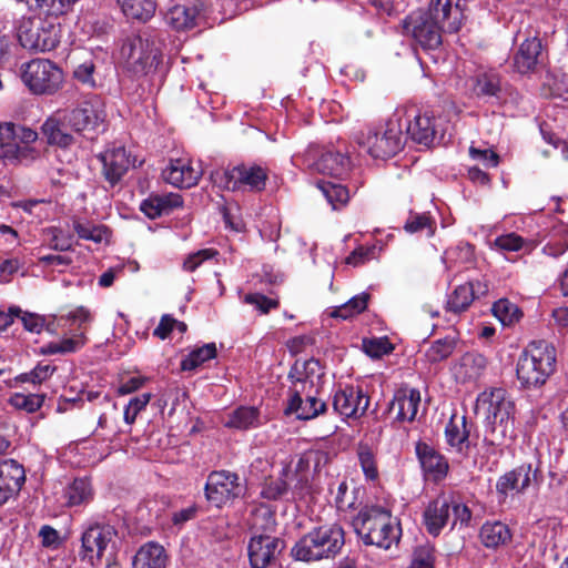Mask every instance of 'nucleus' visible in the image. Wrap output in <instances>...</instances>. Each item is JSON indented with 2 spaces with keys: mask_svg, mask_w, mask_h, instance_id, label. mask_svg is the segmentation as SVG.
<instances>
[{
  "mask_svg": "<svg viewBox=\"0 0 568 568\" xmlns=\"http://www.w3.org/2000/svg\"><path fill=\"white\" fill-rule=\"evenodd\" d=\"M460 30L458 9H452L448 0H427V8H419L402 21L403 34L413 38L422 48L437 49L443 32Z\"/></svg>",
  "mask_w": 568,
  "mask_h": 568,
  "instance_id": "1",
  "label": "nucleus"
},
{
  "mask_svg": "<svg viewBox=\"0 0 568 568\" xmlns=\"http://www.w3.org/2000/svg\"><path fill=\"white\" fill-rule=\"evenodd\" d=\"M353 527L365 545L388 550L397 545L402 529L399 523L389 510L379 507H365L353 519Z\"/></svg>",
  "mask_w": 568,
  "mask_h": 568,
  "instance_id": "2",
  "label": "nucleus"
},
{
  "mask_svg": "<svg viewBox=\"0 0 568 568\" xmlns=\"http://www.w3.org/2000/svg\"><path fill=\"white\" fill-rule=\"evenodd\" d=\"M477 402L486 407V437L493 446H500L514 434V402L504 388L483 392Z\"/></svg>",
  "mask_w": 568,
  "mask_h": 568,
  "instance_id": "3",
  "label": "nucleus"
},
{
  "mask_svg": "<svg viewBox=\"0 0 568 568\" xmlns=\"http://www.w3.org/2000/svg\"><path fill=\"white\" fill-rule=\"evenodd\" d=\"M344 544L345 532L341 525H324L301 537L291 549V556L306 562L333 558L339 554Z\"/></svg>",
  "mask_w": 568,
  "mask_h": 568,
  "instance_id": "4",
  "label": "nucleus"
},
{
  "mask_svg": "<svg viewBox=\"0 0 568 568\" xmlns=\"http://www.w3.org/2000/svg\"><path fill=\"white\" fill-rule=\"evenodd\" d=\"M556 348L546 341L531 342L517 362V378L524 387H540L556 367Z\"/></svg>",
  "mask_w": 568,
  "mask_h": 568,
  "instance_id": "5",
  "label": "nucleus"
},
{
  "mask_svg": "<svg viewBox=\"0 0 568 568\" xmlns=\"http://www.w3.org/2000/svg\"><path fill=\"white\" fill-rule=\"evenodd\" d=\"M402 115L398 110L385 124L367 126L356 136L358 146L374 159H388L404 146Z\"/></svg>",
  "mask_w": 568,
  "mask_h": 568,
  "instance_id": "6",
  "label": "nucleus"
},
{
  "mask_svg": "<svg viewBox=\"0 0 568 568\" xmlns=\"http://www.w3.org/2000/svg\"><path fill=\"white\" fill-rule=\"evenodd\" d=\"M120 55L128 69L135 74H149L162 61L161 49L154 37L148 32L128 37L122 43Z\"/></svg>",
  "mask_w": 568,
  "mask_h": 568,
  "instance_id": "7",
  "label": "nucleus"
},
{
  "mask_svg": "<svg viewBox=\"0 0 568 568\" xmlns=\"http://www.w3.org/2000/svg\"><path fill=\"white\" fill-rule=\"evenodd\" d=\"M20 77L28 90L36 95H52L64 82L62 69L53 61L41 58L22 63Z\"/></svg>",
  "mask_w": 568,
  "mask_h": 568,
  "instance_id": "8",
  "label": "nucleus"
},
{
  "mask_svg": "<svg viewBox=\"0 0 568 568\" xmlns=\"http://www.w3.org/2000/svg\"><path fill=\"white\" fill-rule=\"evenodd\" d=\"M118 531L114 526L103 520L90 519L82 528L79 556L91 566L101 562L104 552L114 546Z\"/></svg>",
  "mask_w": 568,
  "mask_h": 568,
  "instance_id": "9",
  "label": "nucleus"
},
{
  "mask_svg": "<svg viewBox=\"0 0 568 568\" xmlns=\"http://www.w3.org/2000/svg\"><path fill=\"white\" fill-rule=\"evenodd\" d=\"M20 44L28 50L48 52L54 50L61 39V24L51 20L22 21L18 30Z\"/></svg>",
  "mask_w": 568,
  "mask_h": 568,
  "instance_id": "10",
  "label": "nucleus"
},
{
  "mask_svg": "<svg viewBox=\"0 0 568 568\" xmlns=\"http://www.w3.org/2000/svg\"><path fill=\"white\" fill-rule=\"evenodd\" d=\"M214 180L229 191L260 192L265 189L267 171L255 164H240L216 171Z\"/></svg>",
  "mask_w": 568,
  "mask_h": 568,
  "instance_id": "11",
  "label": "nucleus"
},
{
  "mask_svg": "<svg viewBox=\"0 0 568 568\" xmlns=\"http://www.w3.org/2000/svg\"><path fill=\"white\" fill-rule=\"evenodd\" d=\"M406 134L415 143L433 145L444 136L442 120L433 111L409 106L404 110Z\"/></svg>",
  "mask_w": 568,
  "mask_h": 568,
  "instance_id": "12",
  "label": "nucleus"
},
{
  "mask_svg": "<svg viewBox=\"0 0 568 568\" xmlns=\"http://www.w3.org/2000/svg\"><path fill=\"white\" fill-rule=\"evenodd\" d=\"M204 493L211 505L222 508L240 498L244 493V486L236 473L213 470L207 475Z\"/></svg>",
  "mask_w": 568,
  "mask_h": 568,
  "instance_id": "13",
  "label": "nucleus"
},
{
  "mask_svg": "<svg viewBox=\"0 0 568 568\" xmlns=\"http://www.w3.org/2000/svg\"><path fill=\"white\" fill-rule=\"evenodd\" d=\"M105 118L104 104L98 97L83 100L63 116L73 131L82 134L98 132Z\"/></svg>",
  "mask_w": 568,
  "mask_h": 568,
  "instance_id": "14",
  "label": "nucleus"
},
{
  "mask_svg": "<svg viewBox=\"0 0 568 568\" xmlns=\"http://www.w3.org/2000/svg\"><path fill=\"white\" fill-rule=\"evenodd\" d=\"M318 389L302 384L290 387L285 414H294L296 418L310 420L326 410V403L317 398Z\"/></svg>",
  "mask_w": 568,
  "mask_h": 568,
  "instance_id": "15",
  "label": "nucleus"
},
{
  "mask_svg": "<svg viewBox=\"0 0 568 568\" xmlns=\"http://www.w3.org/2000/svg\"><path fill=\"white\" fill-rule=\"evenodd\" d=\"M283 541L270 534L254 532L248 542V558L253 568H266L283 549Z\"/></svg>",
  "mask_w": 568,
  "mask_h": 568,
  "instance_id": "16",
  "label": "nucleus"
},
{
  "mask_svg": "<svg viewBox=\"0 0 568 568\" xmlns=\"http://www.w3.org/2000/svg\"><path fill=\"white\" fill-rule=\"evenodd\" d=\"M369 406V397L359 387L346 386L335 392L333 408L346 418L362 417Z\"/></svg>",
  "mask_w": 568,
  "mask_h": 568,
  "instance_id": "17",
  "label": "nucleus"
},
{
  "mask_svg": "<svg viewBox=\"0 0 568 568\" xmlns=\"http://www.w3.org/2000/svg\"><path fill=\"white\" fill-rule=\"evenodd\" d=\"M488 293V284L485 281L474 280L456 286L447 295L446 311L453 314H460L469 308L476 298Z\"/></svg>",
  "mask_w": 568,
  "mask_h": 568,
  "instance_id": "18",
  "label": "nucleus"
},
{
  "mask_svg": "<svg viewBox=\"0 0 568 568\" xmlns=\"http://www.w3.org/2000/svg\"><path fill=\"white\" fill-rule=\"evenodd\" d=\"M202 171L193 166L187 158L170 159L168 165L162 170L163 180L180 189H189L197 184Z\"/></svg>",
  "mask_w": 568,
  "mask_h": 568,
  "instance_id": "19",
  "label": "nucleus"
},
{
  "mask_svg": "<svg viewBox=\"0 0 568 568\" xmlns=\"http://www.w3.org/2000/svg\"><path fill=\"white\" fill-rule=\"evenodd\" d=\"M26 481V470L14 459L0 460V506L17 496Z\"/></svg>",
  "mask_w": 568,
  "mask_h": 568,
  "instance_id": "20",
  "label": "nucleus"
},
{
  "mask_svg": "<svg viewBox=\"0 0 568 568\" xmlns=\"http://www.w3.org/2000/svg\"><path fill=\"white\" fill-rule=\"evenodd\" d=\"M418 462L424 474L433 481H440L447 476L449 465L445 456L425 442L415 446Z\"/></svg>",
  "mask_w": 568,
  "mask_h": 568,
  "instance_id": "21",
  "label": "nucleus"
},
{
  "mask_svg": "<svg viewBox=\"0 0 568 568\" xmlns=\"http://www.w3.org/2000/svg\"><path fill=\"white\" fill-rule=\"evenodd\" d=\"M537 474L538 469H532L531 464H521L498 478L496 490L504 497L509 491L523 493L537 479Z\"/></svg>",
  "mask_w": 568,
  "mask_h": 568,
  "instance_id": "22",
  "label": "nucleus"
},
{
  "mask_svg": "<svg viewBox=\"0 0 568 568\" xmlns=\"http://www.w3.org/2000/svg\"><path fill=\"white\" fill-rule=\"evenodd\" d=\"M487 358L478 352H467L453 366L455 379L462 384L476 383L487 368Z\"/></svg>",
  "mask_w": 568,
  "mask_h": 568,
  "instance_id": "23",
  "label": "nucleus"
},
{
  "mask_svg": "<svg viewBox=\"0 0 568 568\" xmlns=\"http://www.w3.org/2000/svg\"><path fill=\"white\" fill-rule=\"evenodd\" d=\"M103 166V175L111 186L123 178L131 165L130 156L123 146L105 150L99 155Z\"/></svg>",
  "mask_w": 568,
  "mask_h": 568,
  "instance_id": "24",
  "label": "nucleus"
},
{
  "mask_svg": "<svg viewBox=\"0 0 568 568\" xmlns=\"http://www.w3.org/2000/svg\"><path fill=\"white\" fill-rule=\"evenodd\" d=\"M470 429L466 416L453 415L445 427V442L450 452L465 457L469 453Z\"/></svg>",
  "mask_w": 568,
  "mask_h": 568,
  "instance_id": "25",
  "label": "nucleus"
},
{
  "mask_svg": "<svg viewBox=\"0 0 568 568\" xmlns=\"http://www.w3.org/2000/svg\"><path fill=\"white\" fill-rule=\"evenodd\" d=\"M452 500L440 495L432 500L424 510V525L427 531L433 536H438L443 528L450 520Z\"/></svg>",
  "mask_w": 568,
  "mask_h": 568,
  "instance_id": "26",
  "label": "nucleus"
},
{
  "mask_svg": "<svg viewBox=\"0 0 568 568\" xmlns=\"http://www.w3.org/2000/svg\"><path fill=\"white\" fill-rule=\"evenodd\" d=\"M420 392L416 388H400L395 393L389 409L396 410V419L399 422H413L420 404Z\"/></svg>",
  "mask_w": 568,
  "mask_h": 568,
  "instance_id": "27",
  "label": "nucleus"
},
{
  "mask_svg": "<svg viewBox=\"0 0 568 568\" xmlns=\"http://www.w3.org/2000/svg\"><path fill=\"white\" fill-rule=\"evenodd\" d=\"M202 3L178 4L165 14V22L176 31H185L197 24Z\"/></svg>",
  "mask_w": 568,
  "mask_h": 568,
  "instance_id": "28",
  "label": "nucleus"
},
{
  "mask_svg": "<svg viewBox=\"0 0 568 568\" xmlns=\"http://www.w3.org/2000/svg\"><path fill=\"white\" fill-rule=\"evenodd\" d=\"M323 376V368L320 361L311 358L307 361H296L293 365L288 378L292 386L302 384L305 387L311 385L312 388L318 389V383Z\"/></svg>",
  "mask_w": 568,
  "mask_h": 568,
  "instance_id": "29",
  "label": "nucleus"
},
{
  "mask_svg": "<svg viewBox=\"0 0 568 568\" xmlns=\"http://www.w3.org/2000/svg\"><path fill=\"white\" fill-rule=\"evenodd\" d=\"M541 52V41L538 37L526 39L514 55L513 64L517 72L526 74L532 71Z\"/></svg>",
  "mask_w": 568,
  "mask_h": 568,
  "instance_id": "30",
  "label": "nucleus"
},
{
  "mask_svg": "<svg viewBox=\"0 0 568 568\" xmlns=\"http://www.w3.org/2000/svg\"><path fill=\"white\" fill-rule=\"evenodd\" d=\"M168 555L165 549L156 542H146L141 546L133 558V568H165Z\"/></svg>",
  "mask_w": 568,
  "mask_h": 568,
  "instance_id": "31",
  "label": "nucleus"
},
{
  "mask_svg": "<svg viewBox=\"0 0 568 568\" xmlns=\"http://www.w3.org/2000/svg\"><path fill=\"white\" fill-rule=\"evenodd\" d=\"M181 195L170 193L164 195H150L141 203V211L150 219L168 214L172 209L182 206Z\"/></svg>",
  "mask_w": 568,
  "mask_h": 568,
  "instance_id": "32",
  "label": "nucleus"
},
{
  "mask_svg": "<svg viewBox=\"0 0 568 568\" xmlns=\"http://www.w3.org/2000/svg\"><path fill=\"white\" fill-rule=\"evenodd\" d=\"M348 165V156L341 153L339 151L333 150L323 151L318 159L314 162V168L317 172L332 176L343 175L346 173Z\"/></svg>",
  "mask_w": 568,
  "mask_h": 568,
  "instance_id": "33",
  "label": "nucleus"
},
{
  "mask_svg": "<svg viewBox=\"0 0 568 568\" xmlns=\"http://www.w3.org/2000/svg\"><path fill=\"white\" fill-rule=\"evenodd\" d=\"M509 527L501 521H487L479 530V539L486 548L496 549L511 540Z\"/></svg>",
  "mask_w": 568,
  "mask_h": 568,
  "instance_id": "34",
  "label": "nucleus"
},
{
  "mask_svg": "<svg viewBox=\"0 0 568 568\" xmlns=\"http://www.w3.org/2000/svg\"><path fill=\"white\" fill-rule=\"evenodd\" d=\"M93 496L91 481L85 477L73 479L63 491L65 504L69 507L88 505L93 500Z\"/></svg>",
  "mask_w": 568,
  "mask_h": 568,
  "instance_id": "35",
  "label": "nucleus"
},
{
  "mask_svg": "<svg viewBox=\"0 0 568 568\" xmlns=\"http://www.w3.org/2000/svg\"><path fill=\"white\" fill-rule=\"evenodd\" d=\"M261 425L260 410L253 406H240L227 415L224 426L240 430L256 428Z\"/></svg>",
  "mask_w": 568,
  "mask_h": 568,
  "instance_id": "36",
  "label": "nucleus"
},
{
  "mask_svg": "<svg viewBox=\"0 0 568 568\" xmlns=\"http://www.w3.org/2000/svg\"><path fill=\"white\" fill-rule=\"evenodd\" d=\"M61 320L65 321L64 325L68 327V336L83 334V336L87 337V332L93 322V315L89 308L78 306L67 315L62 316Z\"/></svg>",
  "mask_w": 568,
  "mask_h": 568,
  "instance_id": "37",
  "label": "nucleus"
},
{
  "mask_svg": "<svg viewBox=\"0 0 568 568\" xmlns=\"http://www.w3.org/2000/svg\"><path fill=\"white\" fill-rule=\"evenodd\" d=\"M88 343V337L83 334L65 336L61 341L50 342L43 345L39 353L41 355L70 354L80 351Z\"/></svg>",
  "mask_w": 568,
  "mask_h": 568,
  "instance_id": "38",
  "label": "nucleus"
},
{
  "mask_svg": "<svg viewBox=\"0 0 568 568\" xmlns=\"http://www.w3.org/2000/svg\"><path fill=\"white\" fill-rule=\"evenodd\" d=\"M473 91L477 97L498 98L501 91L499 74L494 71L478 73L473 80Z\"/></svg>",
  "mask_w": 568,
  "mask_h": 568,
  "instance_id": "39",
  "label": "nucleus"
},
{
  "mask_svg": "<svg viewBox=\"0 0 568 568\" xmlns=\"http://www.w3.org/2000/svg\"><path fill=\"white\" fill-rule=\"evenodd\" d=\"M123 13L134 20L148 21L155 12L153 0H116Z\"/></svg>",
  "mask_w": 568,
  "mask_h": 568,
  "instance_id": "40",
  "label": "nucleus"
},
{
  "mask_svg": "<svg viewBox=\"0 0 568 568\" xmlns=\"http://www.w3.org/2000/svg\"><path fill=\"white\" fill-rule=\"evenodd\" d=\"M42 132L49 144L68 148L74 143L73 135L65 132L61 128L60 121L55 118H49L45 120L42 124Z\"/></svg>",
  "mask_w": 568,
  "mask_h": 568,
  "instance_id": "41",
  "label": "nucleus"
},
{
  "mask_svg": "<svg viewBox=\"0 0 568 568\" xmlns=\"http://www.w3.org/2000/svg\"><path fill=\"white\" fill-rule=\"evenodd\" d=\"M217 349L215 343H207L192 349L181 362L182 371H193L203 363L214 358Z\"/></svg>",
  "mask_w": 568,
  "mask_h": 568,
  "instance_id": "42",
  "label": "nucleus"
},
{
  "mask_svg": "<svg viewBox=\"0 0 568 568\" xmlns=\"http://www.w3.org/2000/svg\"><path fill=\"white\" fill-rule=\"evenodd\" d=\"M317 189L334 210L345 205L349 199L348 190L338 183L321 181L317 183Z\"/></svg>",
  "mask_w": 568,
  "mask_h": 568,
  "instance_id": "43",
  "label": "nucleus"
},
{
  "mask_svg": "<svg viewBox=\"0 0 568 568\" xmlns=\"http://www.w3.org/2000/svg\"><path fill=\"white\" fill-rule=\"evenodd\" d=\"M14 136H18L23 145L30 148V144L37 141L38 133L30 128L11 122L0 124V141L12 140Z\"/></svg>",
  "mask_w": 568,
  "mask_h": 568,
  "instance_id": "44",
  "label": "nucleus"
},
{
  "mask_svg": "<svg viewBox=\"0 0 568 568\" xmlns=\"http://www.w3.org/2000/svg\"><path fill=\"white\" fill-rule=\"evenodd\" d=\"M78 0H33L34 9L47 18L58 19L68 13Z\"/></svg>",
  "mask_w": 568,
  "mask_h": 568,
  "instance_id": "45",
  "label": "nucleus"
},
{
  "mask_svg": "<svg viewBox=\"0 0 568 568\" xmlns=\"http://www.w3.org/2000/svg\"><path fill=\"white\" fill-rule=\"evenodd\" d=\"M444 260L449 268L468 265L474 260V247L468 243H459L445 252Z\"/></svg>",
  "mask_w": 568,
  "mask_h": 568,
  "instance_id": "46",
  "label": "nucleus"
},
{
  "mask_svg": "<svg viewBox=\"0 0 568 568\" xmlns=\"http://www.w3.org/2000/svg\"><path fill=\"white\" fill-rule=\"evenodd\" d=\"M73 229L80 239L92 241L94 243L109 242L110 231L104 225H98L92 223L74 222Z\"/></svg>",
  "mask_w": 568,
  "mask_h": 568,
  "instance_id": "47",
  "label": "nucleus"
},
{
  "mask_svg": "<svg viewBox=\"0 0 568 568\" xmlns=\"http://www.w3.org/2000/svg\"><path fill=\"white\" fill-rule=\"evenodd\" d=\"M456 347V339L452 336L436 339L426 351V357L432 363L442 362L448 358Z\"/></svg>",
  "mask_w": 568,
  "mask_h": 568,
  "instance_id": "48",
  "label": "nucleus"
},
{
  "mask_svg": "<svg viewBox=\"0 0 568 568\" xmlns=\"http://www.w3.org/2000/svg\"><path fill=\"white\" fill-rule=\"evenodd\" d=\"M44 399V394L14 393L10 396L9 404L17 409L34 413L42 407Z\"/></svg>",
  "mask_w": 568,
  "mask_h": 568,
  "instance_id": "49",
  "label": "nucleus"
},
{
  "mask_svg": "<svg viewBox=\"0 0 568 568\" xmlns=\"http://www.w3.org/2000/svg\"><path fill=\"white\" fill-rule=\"evenodd\" d=\"M33 150L20 142L18 136L12 140L0 141V155L9 160H22L28 158Z\"/></svg>",
  "mask_w": 568,
  "mask_h": 568,
  "instance_id": "50",
  "label": "nucleus"
},
{
  "mask_svg": "<svg viewBox=\"0 0 568 568\" xmlns=\"http://www.w3.org/2000/svg\"><path fill=\"white\" fill-rule=\"evenodd\" d=\"M494 247L500 252H518L529 247V242L520 235L511 232L497 236Z\"/></svg>",
  "mask_w": 568,
  "mask_h": 568,
  "instance_id": "51",
  "label": "nucleus"
},
{
  "mask_svg": "<svg viewBox=\"0 0 568 568\" xmlns=\"http://www.w3.org/2000/svg\"><path fill=\"white\" fill-rule=\"evenodd\" d=\"M434 221L428 213H414L410 212L407 217L404 230L407 233H418L427 230L428 235L434 234Z\"/></svg>",
  "mask_w": 568,
  "mask_h": 568,
  "instance_id": "52",
  "label": "nucleus"
},
{
  "mask_svg": "<svg viewBox=\"0 0 568 568\" xmlns=\"http://www.w3.org/2000/svg\"><path fill=\"white\" fill-rule=\"evenodd\" d=\"M55 371V366L40 362L32 371L21 374L18 379L23 383L41 384L48 381Z\"/></svg>",
  "mask_w": 568,
  "mask_h": 568,
  "instance_id": "53",
  "label": "nucleus"
},
{
  "mask_svg": "<svg viewBox=\"0 0 568 568\" xmlns=\"http://www.w3.org/2000/svg\"><path fill=\"white\" fill-rule=\"evenodd\" d=\"M152 395L150 393H143L138 396L132 397L128 405L124 408L123 418L124 422L129 425L133 424L136 419V416L145 409L148 404L151 400Z\"/></svg>",
  "mask_w": 568,
  "mask_h": 568,
  "instance_id": "54",
  "label": "nucleus"
},
{
  "mask_svg": "<svg viewBox=\"0 0 568 568\" xmlns=\"http://www.w3.org/2000/svg\"><path fill=\"white\" fill-rule=\"evenodd\" d=\"M434 548L429 545L418 546L413 552L408 568H434Z\"/></svg>",
  "mask_w": 568,
  "mask_h": 568,
  "instance_id": "55",
  "label": "nucleus"
},
{
  "mask_svg": "<svg viewBox=\"0 0 568 568\" xmlns=\"http://www.w3.org/2000/svg\"><path fill=\"white\" fill-rule=\"evenodd\" d=\"M287 487L283 478H271L263 484L261 496L268 500H276L287 491Z\"/></svg>",
  "mask_w": 568,
  "mask_h": 568,
  "instance_id": "56",
  "label": "nucleus"
},
{
  "mask_svg": "<svg viewBox=\"0 0 568 568\" xmlns=\"http://www.w3.org/2000/svg\"><path fill=\"white\" fill-rule=\"evenodd\" d=\"M358 459L365 477L375 480L378 477V469L372 450L362 447L358 452Z\"/></svg>",
  "mask_w": 568,
  "mask_h": 568,
  "instance_id": "57",
  "label": "nucleus"
},
{
  "mask_svg": "<svg viewBox=\"0 0 568 568\" xmlns=\"http://www.w3.org/2000/svg\"><path fill=\"white\" fill-rule=\"evenodd\" d=\"M364 351L368 356L379 358L383 355L389 354L393 351V345L387 338H373L364 341Z\"/></svg>",
  "mask_w": 568,
  "mask_h": 568,
  "instance_id": "58",
  "label": "nucleus"
},
{
  "mask_svg": "<svg viewBox=\"0 0 568 568\" xmlns=\"http://www.w3.org/2000/svg\"><path fill=\"white\" fill-rule=\"evenodd\" d=\"M376 247L372 246H358L347 257L346 264L352 266H361L375 257Z\"/></svg>",
  "mask_w": 568,
  "mask_h": 568,
  "instance_id": "59",
  "label": "nucleus"
},
{
  "mask_svg": "<svg viewBox=\"0 0 568 568\" xmlns=\"http://www.w3.org/2000/svg\"><path fill=\"white\" fill-rule=\"evenodd\" d=\"M245 303L255 306L262 314H267L272 308L278 306V301L270 298L263 294H247L244 297Z\"/></svg>",
  "mask_w": 568,
  "mask_h": 568,
  "instance_id": "60",
  "label": "nucleus"
},
{
  "mask_svg": "<svg viewBox=\"0 0 568 568\" xmlns=\"http://www.w3.org/2000/svg\"><path fill=\"white\" fill-rule=\"evenodd\" d=\"M493 312L504 324H507L513 322L518 308L507 300H499L494 304Z\"/></svg>",
  "mask_w": 568,
  "mask_h": 568,
  "instance_id": "61",
  "label": "nucleus"
},
{
  "mask_svg": "<svg viewBox=\"0 0 568 568\" xmlns=\"http://www.w3.org/2000/svg\"><path fill=\"white\" fill-rule=\"evenodd\" d=\"M469 155L473 160L483 162L487 168H496L499 163L498 154L489 149L480 150L475 146H470Z\"/></svg>",
  "mask_w": 568,
  "mask_h": 568,
  "instance_id": "62",
  "label": "nucleus"
},
{
  "mask_svg": "<svg viewBox=\"0 0 568 568\" xmlns=\"http://www.w3.org/2000/svg\"><path fill=\"white\" fill-rule=\"evenodd\" d=\"M217 252L212 248L201 250L187 256L183 263V268L187 272L195 271L203 261L212 258Z\"/></svg>",
  "mask_w": 568,
  "mask_h": 568,
  "instance_id": "63",
  "label": "nucleus"
},
{
  "mask_svg": "<svg viewBox=\"0 0 568 568\" xmlns=\"http://www.w3.org/2000/svg\"><path fill=\"white\" fill-rule=\"evenodd\" d=\"M452 516L453 527L456 526L458 523L462 526H467L471 519V511L466 505L452 501L450 517Z\"/></svg>",
  "mask_w": 568,
  "mask_h": 568,
  "instance_id": "64",
  "label": "nucleus"
}]
</instances>
